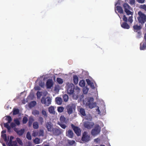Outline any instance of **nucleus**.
<instances>
[{"label": "nucleus", "mask_w": 146, "mask_h": 146, "mask_svg": "<svg viewBox=\"0 0 146 146\" xmlns=\"http://www.w3.org/2000/svg\"><path fill=\"white\" fill-rule=\"evenodd\" d=\"M60 123H66V118L63 115H61L60 117Z\"/></svg>", "instance_id": "22"}, {"label": "nucleus", "mask_w": 146, "mask_h": 146, "mask_svg": "<svg viewBox=\"0 0 146 146\" xmlns=\"http://www.w3.org/2000/svg\"><path fill=\"white\" fill-rule=\"evenodd\" d=\"M36 104V102L35 101L31 102L29 104V106L31 107H33Z\"/></svg>", "instance_id": "35"}, {"label": "nucleus", "mask_w": 146, "mask_h": 146, "mask_svg": "<svg viewBox=\"0 0 146 146\" xmlns=\"http://www.w3.org/2000/svg\"><path fill=\"white\" fill-rule=\"evenodd\" d=\"M79 84L80 86L84 87L85 86V81L84 80H81L80 81Z\"/></svg>", "instance_id": "27"}, {"label": "nucleus", "mask_w": 146, "mask_h": 146, "mask_svg": "<svg viewBox=\"0 0 146 146\" xmlns=\"http://www.w3.org/2000/svg\"><path fill=\"white\" fill-rule=\"evenodd\" d=\"M132 15H131V16H129L128 19V21L130 23H132L133 22V20L132 19L133 17L132 16Z\"/></svg>", "instance_id": "44"}, {"label": "nucleus", "mask_w": 146, "mask_h": 146, "mask_svg": "<svg viewBox=\"0 0 146 146\" xmlns=\"http://www.w3.org/2000/svg\"><path fill=\"white\" fill-rule=\"evenodd\" d=\"M5 117H6L5 120L8 121L7 122L10 123L12 120L11 117L10 116L8 115L6 116Z\"/></svg>", "instance_id": "32"}, {"label": "nucleus", "mask_w": 146, "mask_h": 146, "mask_svg": "<svg viewBox=\"0 0 146 146\" xmlns=\"http://www.w3.org/2000/svg\"><path fill=\"white\" fill-rule=\"evenodd\" d=\"M1 137L5 142H8V140L7 139V135L5 134H1Z\"/></svg>", "instance_id": "31"}, {"label": "nucleus", "mask_w": 146, "mask_h": 146, "mask_svg": "<svg viewBox=\"0 0 146 146\" xmlns=\"http://www.w3.org/2000/svg\"><path fill=\"white\" fill-rule=\"evenodd\" d=\"M66 135L69 137L72 138L73 137L74 133L72 130L69 129L66 132Z\"/></svg>", "instance_id": "16"}, {"label": "nucleus", "mask_w": 146, "mask_h": 146, "mask_svg": "<svg viewBox=\"0 0 146 146\" xmlns=\"http://www.w3.org/2000/svg\"><path fill=\"white\" fill-rule=\"evenodd\" d=\"M13 138L14 137L13 136H11L9 142V143H11V142H13L12 140L13 139Z\"/></svg>", "instance_id": "59"}, {"label": "nucleus", "mask_w": 146, "mask_h": 146, "mask_svg": "<svg viewBox=\"0 0 146 146\" xmlns=\"http://www.w3.org/2000/svg\"><path fill=\"white\" fill-rule=\"evenodd\" d=\"M100 141V139L98 138H97L94 139V142H96V143H98Z\"/></svg>", "instance_id": "55"}, {"label": "nucleus", "mask_w": 146, "mask_h": 146, "mask_svg": "<svg viewBox=\"0 0 146 146\" xmlns=\"http://www.w3.org/2000/svg\"><path fill=\"white\" fill-rule=\"evenodd\" d=\"M68 143L70 145H72L74 144L75 143V141L74 140H68Z\"/></svg>", "instance_id": "45"}, {"label": "nucleus", "mask_w": 146, "mask_h": 146, "mask_svg": "<svg viewBox=\"0 0 146 146\" xmlns=\"http://www.w3.org/2000/svg\"><path fill=\"white\" fill-rule=\"evenodd\" d=\"M94 125V123L88 121H85L84 123V127L88 129L92 128Z\"/></svg>", "instance_id": "10"}, {"label": "nucleus", "mask_w": 146, "mask_h": 146, "mask_svg": "<svg viewBox=\"0 0 146 146\" xmlns=\"http://www.w3.org/2000/svg\"><path fill=\"white\" fill-rule=\"evenodd\" d=\"M56 103L58 105H60L62 104V100L60 97H57L55 99Z\"/></svg>", "instance_id": "18"}, {"label": "nucleus", "mask_w": 146, "mask_h": 146, "mask_svg": "<svg viewBox=\"0 0 146 146\" xmlns=\"http://www.w3.org/2000/svg\"><path fill=\"white\" fill-rule=\"evenodd\" d=\"M96 110L97 111H98L99 113V114L100 113V111L99 108L98 107V108H97Z\"/></svg>", "instance_id": "61"}, {"label": "nucleus", "mask_w": 146, "mask_h": 146, "mask_svg": "<svg viewBox=\"0 0 146 146\" xmlns=\"http://www.w3.org/2000/svg\"><path fill=\"white\" fill-rule=\"evenodd\" d=\"M6 131L5 130H3L1 131V134H2V133L4 134V133H5L6 132Z\"/></svg>", "instance_id": "63"}, {"label": "nucleus", "mask_w": 146, "mask_h": 146, "mask_svg": "<svg viewBox=\"0 0 146 146\" xmlns=\"http://www.w3.org/2000/svg\"><path fill=\"white\" fill-rule=\"evenodd\" d=\"M74 85L72 84H70L68 86L67 92L68 94L71 95L72 94L74 91Z\"/></svg>", "instance_id": "7"}, {"label": "nucleus", "mask_w": 146, "mask_h": 146, "mask_svg": "<svg viewBox=\"0 0 146 146\" xmlns=\"http://www.w3.org/2000/svg\"><path fill=\"white\" fill-rule=\"evenodd\" d=\"M44 146H50L48 145H45Z\"/></svg>", "instance_id": "64"}, {"label": "nucleus", "mask_w": 146, "mask_h": 146, "mask_svg": "<svg viewBox=\"0 0 146 146\" xmlns=\"http://www.w3.org/2000/svg\"><path fill=\"white\" fill-rule=\"evenodd\" d=\"M139 17L138 18V20L139 23L143 24L146 21V16L141 11L138 13Z\"/></svg>", "instance_id": "2"}, {"label": "nucleus", "mask_w": 146, "mask_h": 146, "mask_svg": "<svg viewBox=\"0 0 146 146\" xmlns=\"http://www.w3.org/2000/svg\"><path fill=\"white\" fill-rule=\"evenodd\" d=\"M33 128L35 129H37L38 128L39 125L38 122H35L33 124Z\"/></svg>", "instance_id": "24"}, {"label": "nucleus", "mask_w": 146, "mask_h": 146, "mask_svg": "<svg viewBox=\"0 0 146 146\" xmlns=\"http://www.w3.org/2000/svg\"><path fill=\"white\" fill-rule=\"evenodd\" d=\"M79 111L81 114L83 116H85L86 115L85 111L84 109L83 108H80Z\"/></svg>", "instance_id": "26"}, {"label": "nucleus", "mask_w": 146, "mask_h": 146, "mask_svg": "<svg viewBox=\"0 0 146 146\" xmlns=\"http://www.w3.org/2000/svg\"><path fill=\"white\" fill-rule=\"evenodd\" d=\"M83 91L84 94H86L88 91V89L87 88H84L83 89Z\"/></svg>", "instance_id": "47"}, {"label": "nucleus", "mask_w": 146, "mask_h": 146, "mask_svg": "<svg viewBox=\"0 0 146 146\" xmlns=\"http://www.w3.org/2000/svg\"><path fill=\"white\" fill-rule=\"evenodd\" d=\"M58 124L63 129H65L66 127V126L65 125L62 124V123H59Z\"/></svg>", "instance_id": "43"}, {"label": "nucleus", "mask_w": 146, "mask_h": 146, "mask_svg": "<svg viewBox=\"0 0 146 146\" xmlns=\"http://www.w3.org/2000/svg\"><path fill=\"white\" fill-rule=\"evenodd\" d=\"M123 8L124 9V11L127 15H133V13L130 11L132 9V8L127 3H124L123 5Z\"/></svg>", "instance_id": "1"}, {"label": "nucleus", "mask_w": 146, "mask_h": 146, "mask_svg": "<svg viewBox=\"0 0 146 146\" xmlns=\"http://www.w3.org/2000/svg\"><path fill=\"white\" fill-rule=\"evenodd\" d=\"M16 139L17 142L21 146H23V143L22 142V140L20 138L17 137V138Z\"/></svg>", "instance_id": "36"}, {"label": "nucleus", "mask_w": 146, "mask_h": 146, "mask_svg": "<svg viewBox=\"0 0 146 146\" xmlns=\"http://www.w3.org/2000/svg\"><path fill=\"white\" fill-rule=\"evenodd\" d=\"M133 30L135 32H137L139 31H140V30L141 29L140 25L138 26L137 25H133Z\"/></svg>", "instance_id": "15"}, {"label": "nucleus", "mask_w": 146, "mask_h": 146, "mask_svg": "<svg viewBox=\"0 0 146 146\" xmlns=\"http://www.w3.org/2000/svg\"><path fill=\"white\" fill-rule=\"evenodd\" d=\"M10 125L11 127H12V128H13L15 127V126H16V125L14 123L12 122L11 123Z\"/></svg>", "instance_id": "54"}, {"label": "nucleus", "mask_w": 146, "mask_h": 146, "mask_svg": "<svg viewBox=\"0 0 146 146\" xmlns=\"http://www.w3.org/2000/svg\"><path fill=\"white\" fill-rule=\"evenodd\" d=\"M26 137L29 140H31V136L29 132H27L26 135Z\"/></svg>", "instance_id": "38"}, {"label": "nucleus", "mask_w": 146, "mask_h": 146, "mask_svg": "<svg viewBox=\"0 0 146 146\" xmlns=\"http://www.w3.org/2000/svg\"><path fill=\"white\" fill-rule=\"evenodd\" d=\"M40 141L39 138H36L34 140V142L36 144H38L40 143Z\"/></svg>", "instance_id": "41"}, {"label": "nucleus", "mask_w": 146, "mask_h": 146, "mask_svg": "<svg viewBox=\"0 0 146 146\" xmlns=\"http://www.w3.org/2000/svg\"><path fill=\"white\" fill-rule=\"evenodd\" d=\"M46 128L49 131H52L53 129H52V126L50 124L48 123L46 125Z\"/></svg>", "instance_id": "25"}, {"label": "nucleus", "mask_w": 146, "mask_h": 146, "mask_svg": "<svg viewBox=\"0 0 146 146\" xmlns=\"http://www.w3.org/2000/svg\"><path fill=\"white\" fill-rule=\"evenodd\" d=\"M54 91H58V87L57 86H55L54 87Z\"/></svg>", "instance_id": "60"}, {"label": "nucleus", "mask_w": 146, "mask_h": 146, "mask_svg": "<svg viewBox=\"0 0 146 146\" xmlns=\"http://www.w3.org/2000/svg\"><path fill=\"white\" fill-rule=\"evenodd\" d=\"M48 111L50 113L54 114L55 113V111L54 110V107L53 106H51L48 108Z\"/></svg>", "instance_id": "20"}, {"label": "nucleus", "mask_w": 146, "mask_h": 146, "mask_svg": "<svg viewBox=\"0 0 146 146\" xmlns=\"http://www.w3.org/2000/svg\"><path fill=\"white\" fill-rule=\"evenodd\" d=\"M135 0H130L129 3L131 5H134L135 4Z\"/></svg>", "instance_id": "52"}, {"label": "nucleus", "mask_w": 146, "mask_h": 146, "mask_svg": "<svg viewBox=\"0 0 146 146\" xmlns=\"http://www.w3.org/2000/svg\"><path fill=\"white\" fill-rule=\"evenodd\" d=\"M37 135V133L35 131H33L32 134V135L34 137L36 136Z\"/></svg>", "instance_id": "56"}, {"label": "nucleus", "mask_w": 146, "mask_h": 146, "mask_svg": "<svg viewBox=\"0 0 146 146\" xmlns=\"http://www.w3.org/2000/svg\"><path fill=\"white\" fill-rule=\"evenodd\" d=\"M56 81L58 83L60 84H62L63 83V80L59 78H57L56 79Z\"/></svg>", "instance_id": "37"}, {"label": "nucleus", "mask_w": 146, "mask_h": 146, "mask_svg": "<svg viewBox=\"0 0 146 146\" xmlns=\"http://www.w3.org/2000/svg\"><path fill=\"white\" fill-rule=\"evenodd\" d=\"M137 33L136 37L137 38H140L141 37L142 33L141 31H139Z\"/></svg>", "instance_id": "28"}, {"label": "nucleus", "mask_w": 146, "mask_h": 146, "mask_svg": "<svg viewBox=\"0 0 146 146\" xmlns=\"http://www.w3.org/2000/svg\"><path fill=\"white\" fill-rule=\"evenodd\" d=\"M145 0H137V1L139 3H143L144 2Z\"/></svg>", "instance_id": "57"}, {"label": "nucleus", "mask_w": 146, "mask_h": 146, "mask_svg": "<svg viewBox=\"0 0 146 146\" xmlns=\"http://www.w3.org/2000/svg\"><path fill=\"white\" fill-rule=\"evenodd\" d=\"M53 85L52 80L51 79L48 80L46 83V85L47 88H50Z\"/></svg>", "instance_id": "13"}, {"label": "nucleus", "mask_w": 146, "mask_h": 146, "mask_svg": "<svg viewBox=\"0 0 146 146\" xmlns=\"http://www.w3.org/2000/svg\"><path fill=\"white\" fill-rule=\"evenodd\" d=\"M9 123L8 122H7L6 123H4V127L7 128L8 129V132H10L11 131L10 129H11V127L9 125Z\"/></svg>", "instance_id": "23"}, {"label": "nucleus", "mask_w": 146, "mask_h": 146, "mask_svg": "<svg viewBox=\"0 0 146 146\" xmlns=\"http://www.w3.org/2000/svg\"><path fill=\"white\" fill-rule=\"evenodd\" d=\"M101 127L98 125H96L91 131V134L93 136H96L100 132Z\"/></svg>", "instance_id": "3"}, {"label": "nucleus", "mask_w": 146, "mask_h": 146, "mask_svg": "<svg viewBox=\"0 0 146 146\" xmlns=\"http://www.w3.org/2000/svg\"><path fill=\"white\" fill-rule=\"evenodd\" d=\"M90 139V137L88 135L87 132L86 131H84L82 134V140L84 142H86L89 141Z\"/></svg>", "instance_id": "6"}, {"label": "nucleus", "mask_w": 146, "mask_h": 146, "mask_svg": "<svg viewBox=\"0 0 146 146\" xmlns=\"http://www.w3.org/2000/svg\"><path fill=\"white\" fill-rule=\"evenodd\" d=\"M144 38L145 39V41L146 42V33H145L144 35Z\"/></svg>", "instance_id": "62"}, {"label": "nucleus", "mask_w": 146, "mask_h": 146, "mask_svg": "<svg viewBox=\"0 0 146 146\" xmlns=\"http://www.w3.org/2000/svg\"><path fill=\"white\" fill-rule=\"evenodd\" d=\"M71 126L77 135L78 136H80L81 134V132L80 129L78 127L74 126L72 124H71Z\"/></svg>", "instance_id": "9"}, {"label": "nucleus", "mask_w": 146, "mask_h": 146, "mask_svg": "<svg viewBox=\"0 0 146 146\" xmlns=\"http://www.w3.org/2000/svg\"><path fill=\"white\" fill-rule=\"evenodd\" d=\"M62 129L59 128H54L53 129L52 132L53 133L56 135H59L62 132Z\"/></svg>", "instance_id": "11"}, {"label": "nucleus", "mask_w": 146, "mask_h": 146, "mask_svg": "<svg viewBox=\"0 0 146 146\" xmlns=\"http://www.w3.org/2000/svg\"><path fill=\"white\" fill-rule=\"evenodd\" d=\"M39 111L36 110H34L32 112V114L34 115H38L39 114Z\"/></svg>", "instance_id": "39"}, {"label": "nucleus", "mask_w": 146, "mask_h": 146, "mask_svg": "<svg viewBox=\"0 0 146 146\" xmlns=\"http://www.w3.org/2000/svg\"><path fill=\"white\" fill-rule=\"evenodd\" d=\"M94 100L93 98H90L86 104L88 106L89 108L90 109L94 108L96 106V104L93 103Z\"/></svg>", "instance_id": "8"}, {"label": "nucleus", "mask_w": 146, "mask_h": 146, "mask_svg": "<svg viewBox=\"0 0 146 146\" xmlns=\"http://www.w3.org/2000/svg\"><path fill=\"white\" fill-rule=\"evenodd\" d=\"M63 98L64 101V102H67L68 99V96L66 94H64L63 96Z\"/></svg>", "instance_id": "33"}, {"label": "nucleus", "mask_w": 146, "mask_h": 146, "mask_svg": "<svg viewBox=\"0 0 146 146\" xmlns=\"http://www.w3.org/2000/svg\"><path fill=\"white\" fill-rule=\"evenodd\" d=\"M67 112L68 114L70 115L72 114L74 111L76 109V106L73 104H70L68 105L66 107Z\"/></svg>", "instance_id": "5"}, {"label": "nucleus", "mask_w": 146, "mask_h": 146, "mask_svg": "<svg viewBox=\"0 0 146 146\" xmlns=\"http://www.w3.org/2000/svg\"><path fill=\"white\" fill-rule=\"evenodd\" d=\"M121 27L124 29H128L130 28V26L127 22H123L121 25Z\"/></svg>", "instance_id": "17"}, {"label": "nucleus", "mask_w": 146, "mask_h": 146, "mask_svg": "<svg viewBox=\"0 0 146 146\" xmlns=\"http://www.w3.org/2000/svg\"><path fill=\"white\" fill-rule=\"evenodd\" d=\"M8 144L9 146H18L16 141H13L11 143H8Z\"/></svg>", "instance_id": "29"}, {"label": "nucleus", "mask_w": 146, "mask_h": 146, "mask_svg": "<svg viewBox=\"0 0 146 146\" xmlns=\"http://www.w3.org/2000/svg\"><path fill=\"white\" fill-rule=\"evenodd\" d=\"M13 114L16 115L18 114L19 113V110L18 109L14 108L13 110Z\"/></svg>", "instance_id": "30"}, {"label": "nucleus", "mask_w": 146, "mask_h": 146, "mask_svg": "<svg viewBox=\"0 0 146 146\" xmlns=\"http://www.w3.org/2000/svg\"><path fill=\"white\" fill-rule=\"evenodd\" d=\"M116 9L118 11L119 13L121 14H123V11L122 7L120 6H116L115 10Z\"/></svg>", "instance_id": "19"}, {"label": "nucleus", "mask_w": 146, "mask_h": 146, "mask_svg": "<svg viewBox=\"0 0 146 146\" xmlns=\"http://www.w3.org/2000/svg\"><path fill=\"white\" fill-rule=\"evenodd\" d=\"M38 121L40 122V123L42 124L43 122V118L41 117H39Z\"/></svg>", "instance_id": "49"}, {"label": "nucleus", "mask_w": 146, "mask_h": 146, "mask_svg": "<svg viewBox=\"0 0 146 146\" xmlns=\"http://www.w3.org/2000/svg\"><path fill=\"white\" fill-rule=\"evenodd\" d=\"M28 118L26 117H24L23 119V124H26L28 121Z\"/></svg>", "instance_id": "40"}, {"label": "nucleus", "mask_w": 146, "mask_h": 146, "mask_svg": "<svg viewBox=\"0 0 146 146\" xmlns=\"http://www.w3.org/2000/svg\"><path fill=\"white\" fill-rule=\"evenodd\" d=\"M86 82H87V84L89 85H90V84H91L92 82H91V81L89 79H86Z\"/></svg>", "instance_id": "50"}, {"label": "nucleus", "mask_w": 146, "mask_h": 146, "mask_svg": "<svg viewBox=\"0 0 146 146\" xmlns=\"http://www.w3.org/2000/svg\"><path fill=\"white\" fill-rule=\"evenodd\" d=\"M42 115H44V116H47V114L46 113V112L45 110H43L42 111Z\"/></svg>", "instance_id": "48"}, {"label": "nucleus", "mask_w": 146, "mask_h": 146, "mask_svg": "<svg viewBox=\"0 0 146 146\" xmlns=\"http://www.w3.org/2000/svg\"><path fill=\"white\" fill-rule=\"evenodd\" d=\"M89 86H90L93 89H94L95 88L93 83H92Z\"/></svg>", "instance_id": "58"}, {"label": "nucleus", "mask_w": 146, "mask_h": 146, "mask_svg": "<svg viewBox=\"0 0 146 146\" xmlns=\"http://www.w3.org/2000/svg\"><path fill=\"white\" fill-rule=\"evenodd\" d=\"M64 109V108L63 107H58L57 108V110L58 112L59 113H61L62 112Z\"/></svg>", "instance_id": "34"}, {"label": "nucleus", "mask_w": 146, "mask_h": 146, "mask_svg": "<svg viewBox=\"0 0 146 146\" xmlns=\"http://www.w3.org/2000/svg\"><path fill=\"white\" fill-rule=\"evenodd\" d=\"M141 8L144 9L145 11H146V5H141Z\"/></svg>", "instance_id": "53"}, {"label": "nucleus", "mask_w": 146, "mask_h": 146, "mask_svg": "<svg viewBox=\"0 0 146 146\" xmlns=\"http://www.w3.org/2000/svg\"><path fill=\"white\" fill-rule=\"evenodd\" d=\"M14 130L19 136H22L25 132V129H24L19 130V128L15 127L14 129Z\"/></svg>", "instance_id": "12"}, {"label": "nucleus", "mask_w": 146, "mask_h": 146, "mask_svg": "<svg viewBox=\"0 0 146 146\" xmlns=\"http://www.w3.org/2000/svg\"><path fill=\"white\" fill-rule=\"evenodd\" d=\"M123 20L125 21L124 22H127L128 21L127 17L125 15H124L123 18Z\"/></svg>", "instance_id": "46"}, {"label": "nucleus", "mask_w": 146, "mask_h": 146, "mask_svg": "<svg viewBox=\"0 0 146 146\" xmlns=\"http://www.w3.org/2000/svg\"><path fill=\"white\" fill-rule=\"evenodd\" d=\"M51 101L50 98L48 97H47L46 98L43 97L41 99V103L46 106H48L51 104Z\"/></svg>", "instance_id": "4"}, {"label": "nucleus", "mask_w": 146, "mask_h": 146, "mask_svg": "<svg viewBox=\"0 0 146 146\" xmlns=\"http://www.w3.org/2000/svg\"><path fill=\"white\" fill-rule=\"evenodd\" d=\"M73 78L74 83L76 85L77 84L78 81V78L77 76L76 75H74Z\"/></svg>", "instance_id": "21"}, {"label": "nucleus", "mask_w": 146, "mask_h": 146, "mask_svg": "<svg viewBox=\"0 0 146 146\" xmlns=\"http://www.w3.org/2000/svg\"><path fill=\"white\" fill-rule=\"evenodd\" d=\"M14 121L15 122V123L17 124V125H19L20 124V122L19 121L18 119H15L14 120Z\"/></svg>", "instance_id": "51"}, {"label": "nucleus", "mask_w": 146, "mask_h": 146, "mask_svg": "<svg viewBox=\"0 0 146 146\" xmlns=\"http://www.w3.org/2000/svg\"><path fill=\"white\" fill-rule=\"evenodd\" d=\"M34 121V119L33 118H30L29 121V126H30L32 124L33 121Z\"/></svg>", "instance_id": "42"}, {"label": "nucleus", "mask_w": 146, "mask_h": 146, "mask_svg": "<svg viewBox=\"0 0 146 146\" xmlns=\"http://www.w3.org/2000/svg\"><path fill=\"white\" fill-rule=\"evenodd\" d=\"M140 49L141 50L146 49V42L143 41L140 44Z\"/></svg>", "instance_id": "14"}]
</instances>
